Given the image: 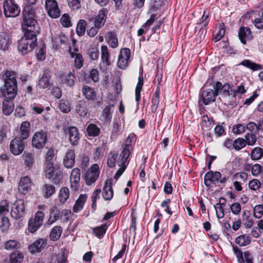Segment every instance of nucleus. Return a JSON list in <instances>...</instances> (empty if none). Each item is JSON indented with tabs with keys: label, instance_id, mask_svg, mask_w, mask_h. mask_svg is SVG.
<instances>
[{
	"label": "nucleus",
	"instance_id": "obj_1",
	"mask_svg": "<svg viewBox=\"0 0 263 263\" xmlns=\"http://www.w3.org/2000/svg\"><path fill=\"white\" fill-rule=\"evenodd\" d=\"M1 75L4 81V85L0 88L2 97L9 100L13 99L17 91L15 72L6 69Z\"/></svg>",
	"mask_w": 263,
	"mask_h": 263
},
{
	"label": "nucleus",
	"instance_id": "obj_2",
	"mask_svg": "<svg viewBox=\"0 0 263 263\" xmlns=\"http://www.w3.org/2000/svg\"><path fill=\"white\" fill-rule=\"evenodd\" d=\"M41 9L30 5L26 6L22 12V28L24 31L39 33L40 27L36 21L37 11Z\"/></svg>",
	"mask_w": 263,
	"mask_h": 263
},
{
	"label": "nucleus",
	"instance_id": "obj_3",
	"mask_svg": "<svg viewBox=\"0 0 263 263\" xmlns=\"http://www.w3.org/2000/svg\"><path fill=\"white\" fill-rule=\"evenodd\" d=\"M24 35L19 41L18 50L22 54H26L31 51L36 45L37 35L28 31H24Z\"/></svg>",
	"mask_w": 263,
	"mask_h": 263
},
{
	"label": "nucleus",
	"instance_id": "obj_4",
	"mask_svg": "<svg viewBox=\"0 0 263 263\" xmlns=\"http://www.w3.org/2000/svg\"><path fill=\"white\" fill-rule=\"evenodd\" d=\"M45 173L46 177L52 179L55 184L62 181V175L58 168L53 163H45Z\"/></svg>",
	"mask_w": 263,
	"mask_h": 263
},
{
	"label": "nucleus",
	"instance_id": "obj_5",
	"mask_svg": "<svg viewBox=\"0 0 263 263\" xmlns=\"http://www.w3.org/2000/svg\"><path fill=\"white\" fill-rule=\"evenodd\" d=\"M134 140H136V135L134 134L129 135L125 144L122 146L123 149L119 155V158L121 159L123 162L128 161V159L133 150Z\"/></svg>",
	"mask_w": 263,
	"mask_h": 263
},
{
	"label": "nucleus",
	"instance_id": "obj_6",
	"mask_svg": "<svg viewBox=\"0 0 263 263\" xmlns=\"http://www.w3.org/2000/svg\"><path fill=\"white\" fill-rule=\"evenodd\" d=\"M4 13L6 17H16L20 13V9L14 0H5L3 3Z\"/></svg>",
	"mask_w": 263,
	"mask_h": 263
},
{
	"label": "nucleus",
	"instance_id": "obj_7",
	"mask_svg": "<svg viewBox=\"0 0 263 263\" xmlns=\"http://www.w3.org/2000/svg\"><path fill=\"white\" fill-rule=\"evenodd\" d=\"M45 215L43 212L39 211L36 212L34 218L30 219L28 221V231L34 233L43 224Z\"/></svg>",
	"mask_w": 263,
	"mask_h": 263
},
{
	"label": "nucleus",
	"instance_id": "obj_8",
	"mask_svg": "<svg viewBox=\"0 0 263 263\" xmlns=\"http://www.w3.org/2000/svg\"><path fill=\"white\" fill-rule=\"evenodd\" d=\"M100 174L99 166L98 164H92L86 171L84 178L85 183L88 185L93 183L98 179Z\"/></svg>",
	"mask_w": 263,
	"mask_h": 263
},
{
	"label": "nucleus",
	"instance_id": "obj_9",
	"mask_svg": "<svg viewBox=\"0 0 263 263\" xmlns=\"http://www.w3.org/2000/svg\"><path fill=\"white\" fill-rule=\"evenodd\" d=\"M47 141V136L46 132L41 130L36 132L33 136L32 145L33 147L41 149L46 144Z\"/></svg>",
	"mask_w": 263,
	"mask_h": 263
},
{
	"label": "nucleus",
	"instance_id": "obj_10",
	"mask_svg": "<svg viewBox=\"0 0 263 263\" xmlns=\"http://www.w3.org/2000/svg\"><path fill=\"white\" fill-rule=\"evenodd\" d=\"M24 140L20 138H15L11 141L9 145L10 151L13 155H19L23 152L25 147Z\"/></svg>",
	"mask_w": 263,
	"mask_h": 263
},
{
	"label": "nucleus",
	"instance_id": "obj_11",
	"mask_svg": "<svg viewBox=\"0 0 263 263\" xmlns=\"http://www.w3.org/2000/svg\"><path fill=\"white\" fill-rule=\"evenodd\" d=\"M25 214L24 202L22 199L16 200L11 207V215L16 219L22 217Z\"/></svg>",
	"mask_w": 263,
	"mask_h": 263
},
{
	"label": "nucleus",
	"instance_id": "obj_12",
	"mask_svg": "<svg viewBox=\"0 0 263 263\" xmlns=\"http://www.w3.org/2000/svg\"><path fill=\"white\" fill-rule=\"evenodd\" d=\"M130 58V51L128 48H124L120 50L117 62L118 66L121 69H125L129 63Z\"/></svg>",
	"mask_w": 263,
	"mask_h": 263
},
{
	"label": "nucleus",
	"instance_id": "obj_13",
	"mask_svg": "<svg viewBox=\"0 0 263 263\" xmlns=\"http://www.w3.org/2000/svg\"><path fill=\"white\" fill-rule=\"evenodd\" d=\"M45 8L48 14L52 18H58L60 15L57 2L55 0H46L45 1Z\"/></svg>",
	"mask_w": 263,
	"mask_h": 263
},
{
	"label": "nucleus",
	"instance_id": "obj_14",
	"mask_svg": "<svg viewBox=\"0 0 263 263\" xmlns=\"http://www.w3.org/2000/svg\"><path fill=\"white\" fill-rule=\"evenodd\" d=\"M221 176L219 172L211 171L207 172L204 177L205 185L206 186H210L211 184H216L221 178Z\"/></svg>",
	"mask_w": 263,
	"mask_h": 263
},
{
	"label": "nucleus",
	"instance_id": "obj_15",
	"mask_svg": "<svg viewBox=\"0 0 263 263\" xmlns=\"http://www.w3.org/2000/svg\"><path fill=\"white\" fill-rule=\"evenodd\" d=\"M68 38L62 33L55 34L51 37L52 45L54 49H59L62 45H66Z\"/></svg>",
	"mask_w": 263,
	"mask_h": 263
},
{
	"label": "nucleus",
	"instance_id": "obj_16",
	"mask_svg": "<svg viewBox=\"0 0 263 263\" xmlns=\"http://www.w3.org/2000/svg\"><path fill=\"white\" fill-rule=\"evenodd\" d=\"M108 10L106 8L101 9L98 15L95 17L94 20V25L96 28H101L105 24Z\"/></svg>",
	"mask_w": 263,
	"mask_h": 263
},
{
	"label": "nucleus",
	"instance_id": "obj_17",
	"mask_svg": "<svg viewBox=\"0 0 263 263\" xmlns=\"http://www.w3.org/2000/svg\"><path fill=\"white\" fill-rule=\"evenodd\" d=\"M67 134L70 143L73 146L78 145L80 140L78 129L75 126H70L68 128Z\"/></svg>",
	"mask_w": 263,
	"mask_h": 263
},
{
	"label": "nucleus",
	"instance_id": "obj_18",
	"mask_svg": "<svg viewBox=\"0 0 263 263\" xmlns=\"http://www.w3.org/2000/svg\"><path fill=\"white\" fill-rule=\"evenodd\" d=\"M80 175V170L79 168H74L72 170L70 177V181L71 187L74 191L77 190L79 187Z\"/></svg>",
	"mask_w": 263,
	"mask_h": 263
},
{
	"label": "nucleus",
	"instance_id": "obj_19",
	"mask_svg": "<svg viewBox=\"0 0 263 263\" xmlns=\"http://www.w3.org/2000/svg\"><path fill=\"white\" fill-rule=\"evenodd\" d=\"M112 182L111 178L107 179L105 182L102 192L103 197L105 200H110L113 197Z\"/></svg>",
	"mask_w": 263,
	"mask_h": 263
},
{
	"label": "nucleus",
	"instance_id": "obj_20",
	"mask_svg": "<svg viewBox=\"0 0 263 263\" xmlns=\"http://www.w3.org/2000/svg\"><path fill=\"white\" fill-rule=\"evenodd\" d=\"M31 186L30 178L28 176L23 177L19 181L18 190L19 192L25 195L30 189Z\"/></svg>",
	"mask_w": 263,
	"mask_h": 263
},
{
	"label": "nucleus",
	"instance_id": "obj_21",
	"mask_svg": "<svg viewBox=\"0 0 263 263\" xmlns=\"http://www.w3.org/2000/svg\"><path fill=\"white\" fill-rule=\"evenodd\" d=\"M47 245V239L40 238L35 241L29 247V251L32 253H35L41 251Z\"/></svg>",
	"mask_w": 263,
	"mask_h": 263
},
{
	"label": "nucleus",
	"instance_id": "obj_22",
	"mask_svg": "<svg viewBox=\"0 0 263 263\" xmlns=\"http://www.w3.org/2000/svg\"><path fill=\"white\" fill-rule=\"evenodd\" d=\"M238 37L240 42L243 44H246L247 40H251L252 38L250 29L244 26L240 27L238 31Z\"/></svg>",
	"mask_w": 263,
	"mask_h": 263
},
{
	"label": "nucleus",
	"instance_id": "obj_23",
	"mask_svg": "<svg viewBox=\"0 0 263 263\" xmlns=\"http://www.w3.org/2000/svg\"><path fill=\"white\" fill-rule=\"evenodd\" d=\"M217 96V92H214L212 89H207L202 92L201 98L203 103L208 105L210 103L215 101V97Z\"/></svg>",
	"mask_w": 263,
	"mask_h": 263
},
{
	"label": "nucleus",
	"instance_id": "obj_24",
	"mask_svg": "<svg viewBox=\"0 0 263 263\" xmlns=\"http://www.w3.org/2000/svg\"><path fill=\"white\" fill-rule=\"evenodd\" d=\"M75 163V153L73 149H69L64 158L63 163L67 168H71Z\"/></svg>",
	"mask_w": 263,
	"mask_h": 263
},
{
	"label": "nucleus",
	"instance_id": "obj_25",
	"mask_svg": "<svg viewBox=\"0 0 263 263\" xmlns=\"http://www.w3.org/2000/svg\"><path fill=\"white\" fill-rule=\"evenodd\" d=\"M60 215V210L56 206H52L50 210L49 216L46 224L51 226L54 223L59 219Z\"/></svg>",
	"mask_w": 263,
	"mask_h": 263
},
{
	"label": "nucleus",
	"instance_id": "obj_26",
	"mask_svg": "<svg viewBox=\"0 0 263 263\" xmlns=\"http://www.w3.org/2000/svg\"><path fill=\"white\" fill-rule=\"evenodd\" d=\"M106 41L109 46L115 48L118 46V40L116 34L112 31L107 32L105 35Z\"/></svg>",
	"mask_w": 263,
	"mask_h": 263
},
{
	"label": "nucleus",
	"instance_id": "obj_27",
	"mask_svg": "<svg viewBox=\"0 0 263 263\" xmlns=\"http://www.w3.org/2000/svg\"><path fill=\"white\" fill-rule=\"evenodd\" d=\"M14 103L11 100L4 98L2 103V111L6 116H9L13 111Z\"/></svg>",
	"mask_w": 263,
	"mask_h": 263
},
{
	"label": "nucleus",
	"instance_id": "obj_28",
	"mask_svg": "<svg viewBox=\"0 0 263 263\" xmlns=\"http://www.w3.org/2000/svg\"><path fill=\"white\" fill-rule=\"evenodd\" d=\"M87 198V196L86 194H81L79 198L75 202V204L73 207V211L75 213H77L81 211L83 208L84 204Z\"/></svg>",
	"mask_w": 263,
	"mask_h": 263
},
{
	"label": "nucleus",
	"instance_id": "obj_29",
	"mask_svg": "<svg viewBox=\"0 0 263 263\" xmlns=\"http://www.w3.org/2000/svg\"><path fill=\"white\" fill-rule=\"evenodd\" d=\"M30 124L28 121L23 122L20 126V138L22 140L26 139L28 136L30 132Z\"/></svg>",
	"mask_w": 263,
	"mask_h": 263
},
{
	"label": "nucleus",
	"instance_id": "obj_30",
	"mask_svg": "<svg viewBox=\"0 0 263 263\" xmlns=\"http://www.w3.org/2000/svg\"><path fill=\"white\" fill-rule=\"evenodd\" d=\"M87 103L83 101H79L76 108V110L77 114H78L81 117H85L87 114Z\"/></svg>",
	"mask_w": 263,
	"mask_h": 263
},
{
	"label": "nucleus",
	"instance_id": "obj_31",
	"mask_svg": "<svg viewBox=\"0 0 263 263\" xmlns=\"http://www.w3.org/2000/svg\"><path fill=\"white\" fill-rule=\"evenodd\" d=\"M69 52L72 58H74V66L77 69H80L83 66V59L82 54L79 53H74L71 51V48L70 47Z\"/></svg>",
	"mask_w": 263,
	"mask_h": 263
},
{
	"label": "nucleus",
	"instance_id": "obj_32",
	"mask_svg": "<svg viewBox=\"0 0 263 263\" xmlns=\"http://www.w3.org/2000/svg\"><path fill=\"white\" fill-rule=\"evenodd\" d=\"M24 159L25 164L28 167H32L35 162V155L34 153L32 151L30 152H25L23 155Z\"/></svg>",
	"mask_w": 263,
	"mask_h": 263
},
{
	"label": "nucleus",
	"instance_id": "obj_33",
	"mask_svg": "<svg viewBox=\"0 0 263 263\" xmlns=\"http://www.w3.org/2000/svg\"><path fill=\"white\" fill-rule=\"evenodd\" d=\"M242 217V223L246 228H250L253 226L254 222L249 211H243Z\"/></svg>",
	"mask_w": 263,
	"mask_h": 263
},
{
	"label": "nucleus",
	"instance_id": "obj_34",
	"mask_svg": "<svg viewBox=\"0 0 263 263\" xmlns=\"http://www.w3.org/2000/svg\"><path fill=\"white\" fill-rule=\"evenodd\" d=\"M236 95L233 90L230 93L223 98L224 104L227 106H234L237 104Z\"/></svg>",
	"mask_w": 263,
	"mask_h": 263
},
{
	"label": "nucleus",
	"instance_id": "obj_35",
	"mask_svg": "<svg viewBox=\"0 0 263 263\" xmlns=\"http://www.w3.org/2000/svg\"><path fill=\"white\" fill-rule=\"evenodd\" d=\"M101 60L103 63L107 66L110 65V54L107 46L102 45L101 47Z\"/></svg>",
	"mask_w": 263,
	"mask_h": 263
},
{
	"label": "nucleus",
	"instance_id": "obj_36",
	"mask_svg": "<svg viewBox=\"0 0 263 263\" xmlns=\"http://www.w3.org/2000/svg\"><path fill=\"white\" fill-rule=\"evenodd\" d=\"M63 229L61 226H57L52 228L50 234V239L52 241L58 240L61 237Z\"/></svg>",
	"mask_w": 263,
	"mask_h": 263
},
{
	"label": "nucleus",
	"instance_id": "obj_37",
	"mask_svg": "<svg viewBox=\"0 0 263 263\" xmlns=\"http://www.w3.org/2000/svg\"><path fill=\"white\" fill-rule=\"evenodd\" d=\"M50 76L48 73L45 71L38 83V86L41 88H47L50 86Z\"/></svg>",
	"mask_w": 263,
	"mask_h": 263
},
{
	"label": "nucleus",
	"instance_id": "obj_38",
	"mask_svg": "<svg viewBox=\"0 0 263 263\" xmlns=\"http://www.w3.org/2000/svg\"><path fill=\"white\" fill-rule=\"evenodd\" d=\"M224 204L225 199L224 198H221L219 199V203H217L215 205L216 216L218 219L222 218L224 217V209L222 205Z\"/></svg>",
	"mask_w": 263,
	"mask_h": 263
},
{
	"label": "nucleus",
	"instance_id": "obj_39",
	"mask_svg": "<svg viewBox=\"0 0 263 263\" xmlns=\"http://www.w3.org/2000/svg\"><path fill=\"white\" fill-rule=\"evenodd\" d=\"M251 242V237L246 234L238 236L235 239V242L241 247L246 246Z\"/></svg>",
	"mask_w": 263,
	"mask_h": 263
},
{
	"label": "nucleus",
	"instance_id": "obj_40",
	"mask_svg": "<svg viewBox=\"0 0 263 263\" xmlns=\"http://www.w3.org/2000/svg\"><path fill=\"white\" fill-rule=\"evenodd\" d=\"M69 197V191L66 187H62L59 193L58 200L61 204L64 203Z\"/></svg>",
	"mask_w": 263,
	"mask_h": 263
},
{
	"label": "nucleus",
	"instance_id": "obj_41",
	"mask_svg": "<svg viewBox=\"0 0 263 263\" xmlns=\"http://www.w3.org/2000/svg\"><path fill=\"white\" fill-rule=\"evenodd\" d=\"M117 158L118 154L115 152L111 151L109 153L107 157V164L109 167H115L116 163H117L118 161H120L121 159L119 157L118 160L117 159Z\"/></svg>",
	"mask_w": 263,
	"mask_h": 263
},
{
	"label": "nucleus",
	"instance_id": "obj_42",
	"mask_svg": "<svg viewBox=\"0 0 263 263\" xmlns=\"http://www.w3.org/2000/svg\"><path fill=\"white\" fill-rule=\"evenodd\" d=\"M23 259L24 255L20 252L16 251L10 254V263H21Z\"/></svg>",
	"mask_w": 263,
	"mask_h": 263
},
{
	"label": "nucleus",
	"instance_id": "obj_43",
	"mask_svg": "<svg viewBox=\"0 0 263 263\" xmlns=\"http://www.w3.org/2000/svg\"><path fill=\"white\" fill-rule=\"evenodd\" d=\"M83 93L86 99L92 100L96 97V92L93 88L88 86H84L82 88Z\"/></svg>",
	"mask_w": 263,
	"mask_h": 263
},
{
	"label": "nucleus",
	"instance_id": "obj_44",
	"mask_svg": "<svg viewBox=\"0 0 263 263\" xmlns=\"http://www.w3.org/2000/svg\"><path fill=\"white\" fill-rule=\"evenodd\" d=\"M156 15L153 14L151 15L149 20H148L146 23L142 26V28H140L138 31V34L139 36H141L145 32V29L151 26L155 21L156 19Z\"/></svg>",
	"mask_w": 263,
	"mask_h": 263
},
{
	"label": "nucleus",
	"instance_id": "obj_45",
	"mask_svg": "<svg viewBox=\"0 0 263 263\" xmlns=\"http://www.w3.org/2000/svg\"><path fill=\"white\" fill-rule=\"evenodd\" d=\"M114 107L113 105H108L106 106L103 109L102 112L103 120L105 122H109L111 120L112 117V111L111 108Z\"/></svg>",
	"mask_w": 263,
	"mask_h": 263
},
{
	"label": "nucleus",
	"instance_id": "obj_46",
	"mask_svg": "<svg viewBox=\"0 0 263 263\" xmlns=\"http://www.w3.org/2000/svg\"><path fill=\"white\" fill-rule=\"evenodd\" d=\"M241 64L253 71L261 69V66L260 65L252 62L249 60H243L241 62Z\"/></svg>",
	"mask_w": 263,
	"mask_h": 263
},
{
	"label": "nucleus",
	"instance_id": "obj_47",
	"mask_svg": "<svg viewBox=\"0 0 263 263\" xmlns=\"http://www.w3.org/2000/svg\"><path fill=\"white\" fill-rule=\"evenodd\" d=\"M100 128L95 124H90L87 127L86 131L89 136L96 137L100 133Z\"/></svg>",
	"mask_w": 263,
	"mask_h": 263
},
{
	"label": "nucleus",
	"instance_id": "obj_48",
	"mask_svg": "<svg viewBox=\"0 0 263 263\" xmlns=\"http://www.w3.org/2000/svg\"><path fill=\"white\" fill-rule=\"evenodd\" d=\"M76 80V77L71 72H69L67 74L64 76L62 80L63 83L67 86L72 87L73 86Z\"/></svg>",
	"mask_w": 263,
	"mask_h": 263
},
{
	"label": "nucleus",
	"instance_id": "obj_49",
	"mask_svg": "<svg viewBox=\"0 0 263 263\" xmlns=\"http://www.w3.org/2000/svg\"><path fill=\"white\" fill-rule=\"evenodd\" d=\"M107 229V226L106 224H102L101 226L94 228L93 229V233L97 237L101 238L105 234Z\"/></svg>",
	"mask_w": 263,
	"mask_h": 263
},
{
	"label": "nucleus",
	"instance_id": "obj_50",
	"mask_svg": "<svg viewBox=\"0 0 263 263\" xmlns=\"http://www.w3.org/2000/svg\"><path fill=\"white\" fill-rule=\"evenodd\" d=\"M7 250L18 249L21 247V243L16 240H9L5 243Z\"/></svg>",
	"mask_w": 263,
	"mask_h": 263
},
{
	"label": "nucleus",
	"instance_id": "obj_51",
	"mask_svg": "<svg viewBox=\"0 0 263 263\" xmlns=\"http://www.w3.org/2000/svg\"><path fill=\"white\" fill-rule=\"evenodd\" d=\"M263 156V149L261 147H255L251 152V157L253 160H257Z\"/></svg>",
	"mask_w": 263,
	"mask_h": 263
},
{
	"label": "nucleus",
	"instance_id": "obj_52",
	"mask_svg": "<svg viewBox=\"0 0 263 263\" xmlns=\"http://www.w3.org/2000/svg\"><path fill=\"white\" fill-rule=\"evenodd\" d=\"M86 26V22L85 20H81L79 21L76 28L77 33L78 35L82 36L85 33Z\"/></svg>",
	"mask_w": 263,
	"mask_h": 263
},
{
	"label": "nucleus",
	"instance_id": "obj_53",
	"mask_svg": "<svg viewBox=\"0 0 263 263\" xmlns=\"http://www.w3.org/2000/svg\"><path fill=\"white\" fill-rule=\"evenodd\" d=\"M143 84V79L142 77H139V81L137 84L135 89V100L138 102L140 99V92Z\"/></svg>",
	"mask_w": 263,
	"mask_h": 263
},
{
	"label": "nucleus",
	"instance_id": "obj_54",
	"mask_svg": "<svg viewBox=\"0 0 263 263\" xmlns=\"http://www.w3.org/2000/svg\"><path fill=\"white\" fill-rule=\"evenodd\" d=\"M246 146L245 140L242 138H238L233 141V148L236 151H239Z\"/></svg>",
	"mask_w": 263,
	"mask_h": 263
},
{
	"label": "nucleus",
	"instance_id": "obj_55",
	"mask_svg": "<svg viewBox=\"0 0 263 263\" xmlns=\"http://www.w3.org/2000/svg\"><path fill=\"white\" fill-rule=\"evenodd\" d=\"M248 178V174L243 172H237L234 174L232 177V181H238L241 180L243 182H245Z\"/></svg>",
	"mask_w": 263,
	"mask_h": 263
},
{
	"label": "nucleus",
	"instance_id": "obj_56",
	"mask_svg": "<svg viewBox=\"0 0 263 263\" xmlns=\"http://www.w3.org/2000/svg\"><path fill=\"white\" fill-rule=\"evenodd\" d=\"M121 125L119 124L117 120L114 121L112 123V128L111 130V138L114 139L119 135L120 133Z\"/></svg>",
	"mask_w": 263,
	"mask_h": 263
},
{
	"label": "nucleus",
	"instance_id": "obj_57",
	"mask_svg": "<svg viewBox=\"0 0 263 263\" xmlns=\"http://www.w3.org/2000/svg\"><path fill=\"white\" fill-rule=\"evenodd\" d=\"M245 138L246 145L248 144V145H254L257 141V138L255 134L247 133L245 135Z\"/></svg>",
	"mask_w": 263,
	"mask_h": 263
},
{
	"label": "nucleus",
	"instance_id": "obj_58",
	"mask_svg": "<svg viewBox=\"0 0 263 263\" xmlns=\"http://www.w3.org/2000/svg\"><path fill=\"white\" fill-rule=\"evenodd\" d=\"M261 183L260 181L257 179H253L250 180L248 183L249 189L253 191H256L261 187Z\"/></svg>",
	"mask_w": 263,
	"mask_h": 263
},
{
	"label": "nucleus",
	"instance_id": "obj_59",
	"mask_svg": "<svg viewBox=\"0 0 263 263\" xmlns=\"http://www.w3.org/2000/svg\"><path fill=\"white\" fill-rule=\"evenodd\" d=\"M10 226L9 219L7 217L2 216L0 224V229L2 231L7 232Z\"/></svg>",
	"mask_w": 263,
	"mask_h": 263
},
{
	"label": "nucleus",
	"instance_id": "obj_60",
	"mask_svg": "<svg viewBox=\"0 0 263 263\" xmlns=\"http://www.w3.org/2000/svg\"><path fill=\"white\" fill-rule=\"evenodd\" d=\"M127 161L123 162L121 159L120 161L117 162V164L120 166V167L119 168L114 176V178L115 179L117 180L125 170L126 168V165L125 163Z\"/></svg>",
	"mask_w": 263,
	"mask_h": 263
},
{
	"label": "nucleus",
	"instance_id": "obj_61",
	"mask_svg": "<svg viewBox=\"0 0 263 263\" xmlns=\"http://www.w3.org/2000/svg\"><path fill=\"white\" fill-rule=\"evenodd\" d=\"M251 168L252 174L254 176H259L261 171V166L259 164H255L252 166L250 165H247V169Z\"/></svg>",
	"mask_w": 263,
	"mask_h": 263
},
{
	"label": "nucleus",
	"instance_id": "obj_62",
	"mask_svg": "<svg viewBox=\"0 0 263 263\" xmlns=\"http://www.w3.org/2000/svg\"><path fill=\"white\" fill-rule=\"evenodd\" d=\"M43 190L45 192V196L47 198L50 197L55 192V187L53 185L45 184L44 186Z\"/></svg>",
	"mask_w": 263,
	"mask_h": 263
},
{
	"label": "nucleus",
	"instance_id": "obj_63",
	"mask_svg": "<svg viewBox=\"0 0 263 263\" xmlns=\"http://www.w3.org/2000/svg\"><path fill=\"white\" fill-rule=\"evenodd\" d=\"M263 215V205L258 204L253 209V216L256 218H260Z\"/></svg>",
	"mask_w": 263,
	"mask_h": 263
},
{
	"label": "nucleus",
	"instance_id": "obj_64",
	"mask_svg": "<svg viewBox=\"0 0 263 263\" xmlns=\"http://www.w3.org/2000/svg\"><path fill=\"white\" fill-rule=\"evenodd\" d=\"M246 130V126L242 124H237L232 128V132L235 135H240L243 133Z\"/></svg>",
	"mask_w": 263,
	"mask_h": 263
}]
</instances>
